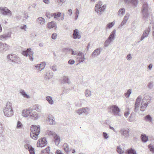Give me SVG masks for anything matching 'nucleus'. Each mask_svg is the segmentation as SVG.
Masks as SVG:
<instances>
[{
    "instance_id": "12",
    "label": "nucleus",
    "mask_w": 154,
    "mask_h": 154,
    "mask_svg": "<svg viewBox=\"0 0 154 154\" xmlns=\"http://www.w3.org/2000/svg\"><path fill=\"white\" fill-rule=\"evenodd\" d=\"M129 130L128 129H125L124 128L120 130L119 132L121 135L125 137H127L129 136Z\"/></svg>"
},
{
    "instance_id": "33",
    "label": "nucleus",
    "mask_w": 154,
    "mask_h": 154,
    "mask_svg": "<svg viewBox=\"0 0 154 154\" xmlns=\"http://www.w3.org/2000/svg\"><path fill=\"white\" fill-rule=\"evenodd\" d=\"M141 137V139L143 142H146L148 140V137L146 136L145 134H142Z\"/></svg>"
},
{
    "instance_id": "24",
    "label": "nucleus",
    "mask_w": 154,
    "mask_h": 154,
    "mask_svg": "<svg viewBox=\"0 0 154 154\" xmlns=\"http://www.w3.org/2000/svg\"><path fill=\"white\" fill-rule=\"evenodd\" d=\"M55 144L56 146H58L60 143V137L57 135L54 137Z\"/></svg>"
},
{
    "instance_id": "22",
    "label": "nucleus",
    "mask_w": 154,
    "mask_h": 154,
    "mask_svg": "<svg viewBox=\"0 0 154 154\" xmlns=\"http://www.w3.org/2000/svg\"><path fill=\"white\" fill-rule=\"evenodd\" d=\"M116 30L114 29L110 33V35L108 37V38L111 40L112 41L115 38V35H116Z\"/></svg>"
},
{
    "instance_id": "45",
    "label": "nucleus",
    "mask_w": 154,
    "mask_h": 154,
    "mask_svg": "<svg viewBox=\"0 0 154 154\" xmlns=\"http://www.w3.org/2000/svg\"><path fill=\"white\" fill-rule=\"evenodd\" d=\"M61 14V13L58 12H57V13H55V16H54V18L57 19V17H60V16Z\"/></svg>"
},
{
    "instance_id": "40",
    "label": "nucleus",
    "mask_w": 154,
    "mask_h": 154,
    "mask_svg": "<svg viewBox=\"0 0 154 154\" xmlns=\"http://www.w3.org/2000/svg\"><path fill=\"white\" fill-rule=\"evenodd\" d=\"M85 94L86 97H90L91 96V91L88 90H87L85 91Z\"/></svg>"
},
{
    "instance_id": "64",
    "label": "nucleus",
    "mask_w": 154,
    "mask_h": 154,
    "mask_svg": "<svg viewBox=\"0 0 154 154\" xmlns=\"http://www.w3.org/2000/svg\"><path fill=\"white\" fill-rule=\"evenodd\" d=\"M43 2L45 4H48L50 2L49 0H43Z\"/></svg>"
},
{
    "instance_id": "9",
    "label": "nucleus",
    "mask_w": 154,
    "mask_h": 154,
    "mask_svg": "<svg viewBox=\"0 0 154 154\" xmlns=\"http://www.w3.org/2000/svg\"><path fill=\"white\" fill-rule=\"evenodd\" d=\"M89 109L87 107H84L79 109L77 110V112L79 115H80L82 113H84L85 115H87L89 113Z\"/></svg>"
},
{
    "instance_id": "59",
    "label": "nucleus",
    "mask_w": 154,
    "mask_h": 154,
    "mask_svg": "<svg viewBox=\"0 0 154 154\" xmlns=\"http://www.w3.org/2000/svg\"><path fill=\"white\" fill-rule=\"evenodd\" d=\"M145 118L148 120L151 121V117L149 115L146 116L145 117Z\"/></svg>"
},
{
    "instance_id": "57",
    "label": "nucleus",
    "mask_w": 154,
    "mask_h": 154,
    "mask_svg": "<svg viewBox=\"0 0 154 154\" xmlns=\"http://www.w3.org/2000/svg\"><path fill=\"white\" fill-rule=\"evenodd\" d=\"M0 38L1 40H6V38L5 36V35L4 34L0 36Z\"/></svg>"
},
{
    "instance_id": "4",
    "label": "nucleus",
    "mask_w": 154,
    "mask_h": 154,
    "mask_svg": "<svg viewBox=\"0 0 154 154\" xmlns=\"http://www.w3.org/2000/svg\"><path fill=\"white\" fill-rule=\"evenodd\" d=\"M7 58L11 62L17 64L21 63L20 58L15 54H8L7 56Z\"/></svg>"
},
{
    "instance_id": "28",
    "label": "nucleus",
    "mask_w": 154,
    "mask_h": 154,
    "mask_svg": "<svg viewBox=\"0 0 154 154\" xmlns=\"http://www.w3.org/2000/svg\"><path fill=\"white\" fill-rule=\"evenodd\" d=\"M46 100L50 104L52 105L54 103V101L51 97L47 96L46 97Z\"/></svg>"
},
{
    "instance_id": "63",
    "label": "nucleus",
    "mask_w": 154,
    "mask_h": 154,
    "mask_svg": "<svg viewBox=\"0 0 154 154\" xmlns=\"http://www.w3.org/2000/svg\"><path fill=\"white\" fill-rule=\"evenodd\" d=\"M24 17L26 19H27L29 17V16L26 13H24Z\"/></svg>"
},
{
    "instance_id": "38",
    "label": "nucleus",
    "mask_w": 154,
    "mask_h": 154,
    "mask_svg": "<svg viewBox=\"0 0 154 154\" xmlns=\"http://www.w3.org/2000/svg\"><path fill=\"white\" fill-rule=\"evenodd\" d=\"M78 59V61L79 63L83 62L85 60L84 55L83 54V56L79 57Z\"/></svg>"
},
{
    "instance_id": "27",
    "label": "nucleus",
    "mask_w": 154,
    "mask_h": 154,
    "mask_svg": "<svg viewBox=\"0 0 154 154\" xmlns=\"http://www.w3.org/2000/svg\"><path fill=\"white\" fill-rule=\"evenodd\" d=\"M112 41V40L108 38L104 42V46L105 47H108L109 45Z\"/></svg>"
},
{
    "instance_id": "43",
    "label": "nucleus",
    "mask_w": 154,
    "mask_h": 154,
    "mask_svg": "<svg viewBox=\"0 0 154 154\" xmlns=\"http://www.w3.org/2000/svg\"><path fill=\"white\" fill-rule=\"evenodd\" d=\"M148 147L151 152L152 153H154V148L151 144L149 145Z\"/></svg>"
},
{
    "instance_id": "36",
    "label": "nucleus",
    "mask_w": 154,
    "mask_h": 154,
    "mask_svg": "<svg viewBox=\"0 0 154 154\" xmlns=\"http://www.w3.org/2000/svg\"><path fill=\"white\" fill-rule=\"evenodd\" d=\"M149 31L148 30H145L143 33L142 36L141 37L142 40L145 37H147L149 33Z\"/></svg>"
},
{
    "instance_id": "2",
    "label": "nucleus",
    "mask_w": 154,
    "mask_h": 154,
    "mask_svg": "<svg viewBox=\"0 0 154 154\" xmlns=\"http://www.w3.org/2000/svg\"><path fill=\"white\" fill-rule=\"evenodd\" d=\"M39 126H37L32 125L30 128L31 132L30 133V137L33 139L36 140L38 138V135L40 132Z\"/></svg>"
},
{
    "instance_id": "48",
    "label": "nucleus",
    "mask_w": 154,
    "mask_h": 154,
    "mask_svg": "<svg viewBox=\"0 0 154 154\" xmlns=\"http://www.w3.org/2000/svg\"><path fill=\"white\" fill-rule=\"evenodd\" d=\"M11 32H8L6 34H5V36L7 38H11Z\"/></svg>"
},
{
    "instance_id": "14",
    "label": "nucleus",
    "mask_w": 154,
    "mask_h": 154,
    "mask_svg": "<svg viewBox=\"0 0 154 154\" xmlns=\"http://www.w3.org/2000/svg\"><path fill=\"white\" fill-rule=\"evenodd\" d=\"M63 149L67 153L70 152L72 149L71 147L69 146V145L66 143H64L63 146Z\"/></svg>"
},
{
    "instance_id": "8",
    "label": "nucleus",
    "mask_w": 154,
    "mask_h": 154,
    "mask_svg": "<svg viewBox=\"0 0 154 154\" xmlns=\"http://www.w3.org/2000/svg\"><path fill=\"white\" fill-rule=\"evenodd\" d=\"M47 143V142L45 138L43 137L38 140L37 143V146L38 147H42L46 145Z\"/></svg>"
},
{
    "instance_id": "60",
    "label": "nucleus",
    "mask_w": 154,
    "mask_h": 154,
    "mask_svg": "<svg viewBox=\"0 0 154 154\" xmlns=\"http://www.w3.org/2000/svg\"><path fill=\"white\" fill-rule=\"evenodd\" d=\"M56 154H64L59 150H57L56 151Z\"/></svg>"
},
{
    "instance_id": "47",
    "label": "nucleus",
    "mask_w": 154,
    "mask_h": 154,
    "mask_svg": "<svg viewBox=\"0 0 154 154\" xmlns=\"http://www.w3.org/2000/svg\"><path fill=\"white\" fill-rule=\"evenodd\" d=\"M103 136L105 139H107L109 137V136L108 135V134L105 132L103 133Z\"/></svg>"
},
{
    "instance_id": "52",
    "label": "nucleus",
    "mask_w": 154,
    "mask_h": 154,
    "mask_svg": "<svg viewBox=\"0 0 154 154\" xmlns=\"http://www.w3.org/2000/svg\"><path fill=\"white\" fill-rule=\"evenodd\" d=\"M22 127V124L20 121H18L17 123V127L18 128H21Z\"/></svg>"
},
{
    "instance_id": "54",
    "label": "nucleus",
    "mask_w": 154,
    "mask_h": 154,
    "mask_svg": "<svg viewBox=\"0 0 154 154\" xmlns=\"http://www.w3.org/2000/svg\"><path fill=\"white\" fill-rule=\"evenodd\" d=\"M134 119L133 118L132 114L131 113V115L129 117V118L128 119V121L130 122L133 121Z\"/></svg>"
},
{
    "instance_id": "6",
    "label": "nucleus",
    "mask_w": 154,
    "mask_h": 154,
    "mask_svg": "<svg viewBox=\"0 0 154 154\" xmlns=\"http://www.w3.org/2000/svg\"><path fill=\"white\" fill-rule=\"evenodd\" d=\"M33 54V51H31V49L30 48L27 49L26 51H23L22 53L23 55L26 57L28 55L29 59L31 61H32L33 60L32 57Z\"/></svg>"
},
{
    "instance_id": "34",
    "label": "nucleus",
    "mask_w": 154,
    "mask_h": 154,
    "mask_svg": "<svg viewBox=\"0 0 154 154\" xmlns=\"http://www.w3.org/2000/svg\"><path fill=\"white\" fill-rule=\"evenodd\" d=\"M148 106V104L147 103H142L140 107V109L141 111H143Z\"/></svg>"
},
{
    "instance_id": "55",
    "label": "nucleus",
    "mask_w": 154,
    "mask_h": 154,
    "mask_svg": "<svg viewBox=\"0 0 154 154\" xmlns=\"http://www.w3.org/2000/svg\"><path fill=\"white\" fill-rule=\"evenodd\" d=\"M141 97H140V96H139V97L137 98V100H136L137 104L139 103L141 101Z\"/></svg>"
},
{
    "instance_id": "26",
    "label": "nucleus",
    "mask_w": 154,
    "mask_h": 154,
    "mask_svg": "<svg viewBox=\"0 0 154 154\" xmlns=\"http://www.w3.org/2000/svg\"><path fill=\"white\" fill-rule=\"evenodd\" d=\"M46 134H48L49 136H52L54 137L57 134L53 131H51L49 130H47L45 132Z\"/></svg>"
},
{
    "instance_id": "5",
    "label": "nucleus",
    "mask_w": 154,
    "mask_h": 154,
    "mask_svg": "<svg viewBox=\"0 0 154 154\" xmlns=\"http://www.w3.org/2000/svg\"><path fill=\"white\" fill-rule=\"evenodd\" d=\"M109 112L112 113L115 116H120L119 112L120 110L118 107L116 105H113L110 106L109 108Z\"/></svg>"
},
{
    "instance_id": "16",
    "label": "nucleus",
    "mask_w": 154,
    "mask_h": 154,
    "mask_svg": "<svg viewBox=\"0 0 154 154\" xmlns=\"http://www.w3.org/2000/svg\"><path fill=\"white\" fill-rule=\"evenodd\" d=\"M72 35L73 38L75 39H80L81 37V35H79V30L77 29H75L74 30Z\"/></svg>"
},
{
    "instance_id": "51",
    "label": "nucleus",
    "mask_w": 154,
    "mask_h": 154,
    "mask_svg": "<svg viewBox=\"0 0 154 154\" xmlns=\"http://www.w3.org/2000/svg\"><path fill=\"white\" fill-rule=\"evenodd\" d=\"M69 90L68 89H65L63 90V91L62 93L61 94V95H63V94H66L68 92Z\"/></svg>"
},
{
    "instance_id": "58",
    "label": "nucleus",
    "mask_w": 154,
    "mask_h": 154,
    "mask_svg": "<svg viewBox=\"0 0 154 154\" xmlns=\"http://www.w3.org/2000/svg\"><path fill=\"white\" fill-rule=\"evenodd\" d=\"M106 7V5H103L102 7H101V9H102V11L101 12V13L103 12L105 10Z\"/></svg>"
},
{
    "instance_id": "62",
    "label": "nucleus",
    "mask_w": 154,
    "mask_h": 154,
    "mask_svg": "<svg viewBox=\"0 0 154 154\" xmlns=\"http://www.w3.org/2000/svg\"><path fill=\"white\" fill-rule=\"evenodd\" d=\"M51 69L54 71H55L57 70V68L55 66H53L52 67Z\"/></svg>"
},
{
    "instance_id": "7",
    "label": "nucleus",
    "mask_w": 154,
    "mask_h": 154,
    "mask_svg": "<svg viewBox=\"0 0 154 154\" xmlns=\"http://www.w3.org/2000/svg\"><path fill=\"white\" fill-rule=\"evenodd\" d=\"M0 10L1 13L3 15H8L10 16L12 15V13L10 10L6 7H1Z\"/></svg>"
},
{
    "instance_id": "18",
    "label": "nucleus",
    "mask_w": 154,
    "mask_h": 154,
    "mask_svg": "<svg viewBox=\"0 0 154 154\" xmlns=\"http://www.w3.org/2000/svg\"><path fill=\"white\" fill-rule=\"evenodd\" d=\"M101 48H97L95 50L92 54V57H94L96 56L99 55L101 52Z\"/></svg>"
},
{
    "instance_id": "30",
    "label": "nucleus",
    "mask_w": 154,
    "mask_h": 154,
    "mask_svg": "<svg viewBox=\"0 0 154 154\" xmlns=\"http://www.w3.org/2000/svg\"><path fill=\"white\" fill-rule=\"evenodd\" d=\"M45 16L48 18L50 19L51 17L55 16V13H50L48 12H46L45 14Z\"/></svg>"
},
{
    "instance_id": "53",
    "label": "nucleus",
    "mask_w": 154,
    "mask_h": 154,
    "mask_svg": "<svg viewBox=\"0 0 154 154\" xmlns=\"http://www.w3.org/2000/svg\"><path fill=\"white\" fill-rule=\"evenodd\" d=\"M75 61L73 60H70L68 62V63L69 64H71V65H72L75 63Z\"/></svg>"
},
{
    "instance_id": "42",
    "label": "nucleus",
    "mask_w": 154,
    "mask_h": 154,
    "mask_svg": "<svg viewBox=\"0 0 154 154\" xmlns=\"http://www.w3.org/2000/svg\"><path fill=\"white\" fill-rule=\"evenodd\" d=\"M115 23L113 22L108 24L107 25L106 28L110 29L112 28L114 25Z\"/></svg>"
},
{
    "instance_id": "1",
    "label": "nucleus",
    "mask_w": 154,
    "mask_h": 154,
    "mask_svg": "<svg viewBox=\"0 0 154 154\" xmlns=\"http://www.w3.org/2000/svg\"><path fill=\"white\" fill-rule=\"evenodd\" d=\"M22 116L25 117H29L32 119H37L38 118V114L35 112L31 107L24 109L22 112Z\"/></svg>"
},
{
    "instance_id": "23",
    "label": "nucleus",
    "mask_w": 154,
    "mask_h": 154,
    "mask_svg": "<svg viewBox=\"0 0 154 154\" xmlns=\"http://www.w3.org/2000/svg\"><path fill=\"white\" fill-rule=\"evenodd\" d=\"M125 13V9L124 8H121L118 11V15L122 17Z\"/></svg>"
},
{
    "instance_id": "61",
    "label": "nucleus",
    "mask_w": 154,
    "mask_h": 154,
    "mask_svg": "<svg viewBox=\"0 0 154 154\" xmlns=\"http://www.w3.org/2000/svg\"><path fill=\"white\" fill-rule=\"evenodd\" d=\"M68 14L70 16L72 14V11L71 9H70L68 10Z\"/></svg>"
},
{
    "instance_id": "31",
    "label": "nucleus",
    "mask_w": 154,
    "mask_h": 154,
    "mask_svg": "<svg viewBox=\"0 0 154 154\" xmlns=\"http://www.w3.org/2000/svg\"><path fill=\"white\" fill-rule=\"evenodd\" d=\"M9 48V46L6 43H3L2 51L4 50L6 51L8 50Z\"/></svg>"
},
{
    "instance_id": "39",
    "label": "nucleus",
    "mask_w": 154,
    "mask_h": 154,
    "mask_svg": "<svg viewBox=\"0 0 154 154\" xmlns=\"http://www.w3.org/2000/svg\"><path fill=\"white\" fill-rule=\"evenodd\" d=\"M116 150L117 152L119 154H122L124 153V151L122 150L120 146H117Z\"/></svg>"
},
{
    "instance_id": "13",
    "label": "nucleus",
    "mask_w": 154,
    "mask_h": 154,
    "mask_svg": "<svg viewBox=\"0 0 154 154\" xmlns=\"http://www.w3.org/2000/svg\"><path fill=\"white\" fill-rule=\"evenodd\" d=\"M148 11L147 5L146 4H144L143 6L142 12L144 16L145 17H148Z\"/></svg>"
},
{
    "instance_id": "15",
    "label": "nucleus",
    "mask_w": 154,
    "mask_h": 154,
    "mask_svg": "<svg viewBox=\"0 0 154 154\" xmlns=\"http://www.w3.org/2000/svg\"><path fill=\"white\" fill-rule=\"evenodd\" d=\"M47 121L50 125H54L56 122L54 117L51 115H49L47 120Z\"/></svg>"
},
{
    "instance_id": "19",
    "label": "nucleus",
    "mask_w": 154,
    "mask_h": 154,
    "mask_svg": "<svg viewBox=\"0 0 154 154\" xmlns=\"http://www.w3.org/2000/svg\"><path fill=\"white\" fill-rule=\"evenodd\" d=\"M49 147L48 146L45 149L42 150L41 154H53L52 152H50Z\"/></svg>"
},
{
    "instance_id": "41",
    "label": "nucleus",
    "mask_w": 154,
    "mask_h": 154,
    "mask_svg": "<svg viewBox=\"0 0 154 154\" xmlns=\"http://www.w3.org/2000/svg\"><path fill=\"white\" fill-rule=\"evenodd\" d=\"M45 65V62H42L40 64H39V68H40V71H41L44 68Z\"/></svg>"
},
{
    "instance_id": "35",
    "label": "nucleus",
    "mask_w": 154,
    "mask_h": 154,
    "mask_svg": "<svg viewBox=\"0 0 154 154\" xmlns=\"http://www.w3.org/2000/svg\"><path fill=\"white\" fill-rule=\"evenodd\" d=\"M124 1L126 3L135 5V0H124Z\"/></svg>"
},
{
    "instance_id": "25",
    "label": "nucleus",
    "mask_w": 154,
    "mask_h": 154,
    "mask_svg": "<svg viewBox=\"0 0 154 154\" xmlns=\"http://www.w3.org/2000/svg\"><path fill=\"white\" fill-rule=\"evenodd\" d=\"M69 79L67 76H63L62 78V83H68L69 84L70 83Z\"/></svg>"
},
{
    "instance_id": "46",
    "label": "nucleus",
    "mask_w": 154,
    "mask_h": 154,
    "mask_svg": "<svg viewBox=\"0 0 154 154\" xmlns=\"http://www.w3.org/2000/svg\"><path fill=\"white\" fill-rule=\"evenodd\" d=\"M4 129V128L3 126H0V137L1 136Z\"/></svg>"
},
{
    "instance_id": "56",
    "label": "nucleus",
    "mask_w": 154,
    "mask_h": 154,
    "mask_svg": "<svg viewBox=\"0 0 154 154\" xmlns=\"http://www.w3.org/2000/svg\"><path fill=\"white\" fill-rule=\"evenodd\" d=\"M132 57L131 56V54H128L126 57V58L128 60H129L131 59Z\"/></svg>"
},
{
    "instance_id": "3",
    "label": "nucleus",
    "mask_w": 154,
    "mask_h": 154,
    "mask_svg": "<svg viewBox=\"0 0 154 154\" xmlns=\"http://www.w3.org/2000/svg\"><path fill=\"white\" fill-rule=\"evenodd\" d=\"M3 112L5 116L10 117L13 114V110L12 108V104L9 102H7L3 109Z\"/></svg>"
},
{
    "instance_id": "29",
    "label": "nucleus",
    "mask_w": 154,
    "mask_h": 154,
    "mask_svg": "<svg viewBox=\"0 0 154 154\" xmlns=\"http://www.w3.org/2000/svg\"><path fill=\"white\" fill-rule=\"evenodd\" d=\"M127 154H135V151L134 149L131 148L126 150L125 152Z\"/></svg>"
},
{
    "instance_id": "17",
    "label": "nucleus",
    "mask_w": 154,
    "mask_h": 154,
    "mask_svg": "<svg viewBox=\"0 0 154 154\" xmlns=\"http://www.w3.org/2000/svg\"><path fill=\"white\" fill-rule=\"evenodd\" d=\"M129 16V15L128 14H127L125 15V16L124 17L123 20L121 23V24L118 27L119 28L122 26L126 23L127 21L128 20Z\"/></svg>"
},
{
    "instance_id": "37",
    "label": "nucleus",
    "mask_w": 154,
    "mask_h": 154,
    "mask_svg": "<svg viewBox=\"0 0 154 154\" xmlns=\"http://www.w3.org/2000/svg\"><path fill=\"white\" fill-rule=\"evenodd\" d=\"M20 93L25 97H26L28 99L30 97V96L27 95L24 90H22L20 92Z\"/></svg>"
},
{
    "instance_id": "44",
    "label": "nucleus",
    "mask_w": 154,
    "mask_h": 154,
    "mask_svg": "<svg viewBox=\"0 0 154 154\" xmlns=\"http://www.w3.org/2000/svg\"><path fill=\"white\" fill-rule=\"evenodd\" d=\"M33 108H32L33 109V111L34 110H36L38 112H39L40 111V109L38 108V105H34L33 107Z\"/></svg>"
},
{
    "instance_id": "32",
    "label": "nucleus",
    "mask_w": 154,
    "mask_h": 154,
    "mask_svg": "<svg viewBox=\"0 0 154 154\" xmlns=\"http://www.w3.org/2000/svg\"><path fill=\"white\" fill-rule=\"evenodd\" d=\"M132 90L131 89H128L127 92L124 94L126 98H128L130 97V95L131 93Z\"/></svg>"
},
{
    "instance_id": "21",
    "label": "nucleus",
    "mask_w": 154,
    "mask_h": 154,
    "mask_svg": "<svg viewBox=\"0 0 154 154\" xmlns=\"http://www.w3.org/2000/svg\"><path fill=\"white\" fill-rule=\"evenodd\" d=\"M47 27L50 29L54 27H56V28H57L56 24L54 21H52L51 22L48 23L47 24Z\"/></svg>"
},
{
    "instance_id": "50",
    "label": "nucleus",
    "mask_w": 154,
    "mask_h": 154,
    "mask_svg": "<svg viewBox=\"0 0 154 154\" xmlns=\"http://www.w3.org/2000/svg\"><path fill=\"white\" fill-rule=\"evenodd\" d=\"M57 36V35L56 33H53L51 35V38L53 39H55Z\"/></svg>"
},
{
    "instance_id": "49",
    "label": "nucleus",
    "mask_w": 154,
    "mask_h": 154,
    "mask_svg": "<svg viewBox=\"0 0 154 154\" xmlns=\"http://www.w3.org/2000/svg\"><path fill=\"white\" fill-rule=\"evenodd\" d=\"M70 50L72 51L71 54L73 55H77L78 54V51H74L72 49H71Z\"/></svg>"
},
{
    "instance_id": "10",
    "label": "nucleus",
    "mask_w": 154,
    "mask_h": 154,
    "mask_svg": "<svg viewBox=\"0 0 154 154\" xmlns=\"http://www.w3.org/2000/svg\"><path fill=\"white\" fill-rule=\"evenodd\" d=\"M103 3L101 1H99L98 3L95 7V11L98 14L101 15V12L102 11L101 6L102 5Z\"/></svg>"
},
{
    "instance_id": "11",
    "label": "nucleus",
    "mask_w": 154,
    "mask_h": 154,
    "mask_svg": "<svg viewBox=\"0 0 154 154\" xmlns=\"http://www.w3.org/2000/svg\"><path fill=\"white\" fill-rule=\"evenodd\" d=\"M24 147L26 149L29 151L30 154H35L34 149L31 145L29 144H25Z\"/></svg>"
},
{
    "instance_id": "20",
    "label": "nucleus",
    "mask_w": 154,
    "mask_h": 154,
    "mask_svg": "<svg viewBox=\"0 0 154 154\" xmlns=\"http://www.w3.org/2000/svg\"><path fill=\"white\" fill-rule=\"evenodd\" d=\"M36 22L38 24H40V25H42L45 23V19L42 17H39L37 19Z\"/></svg>"
}]
</instances>
